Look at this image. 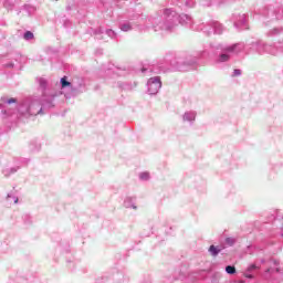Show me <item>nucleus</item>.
Segmentation results:
<instances>
[{"label": "nucleus", "instance_id": "nucleus-1", "mask_svg": "<svg viewBox=\"0 0 283 283\" xmlns=\"http://www.w3.org/2000/svg\"><path fill=\"white\" fill-rule=\"evenodd\" d=\"M163 87V83L159 77H151L148 81V92L149 94H158V90Z\"/></svg>", "mask_w": 283, "mask_h": 283}, {"label": "nucleus", "instance_id": "nucleus-2", "mask_svg": "<svg viewBox=\"0 0 283 283\" xmlns=\"http://www.w3.org/2000/svg\"><path fill=\"white\" fill-rule=\"evenodd\" d=\"M220 249H218L216 245H210V248H209V253L213 256V258H216V255H218V253H220Z\"/></svg>", "mask_w": 283, "mask_h": 283}, {"label": "nucleus", "instance_id": "nucleus-3", "mask_svg": "<svg viewBox=\"0 0 283 283\" xmlns=\"http://www.w3.org/2000/svg\"><path fill=\"white\" fill-rule=\"evenodd\" d=\"M23 38L25 41H32V39H34V33H32V31H27Z\"/></svg>", "mask_w": 283, "mask_h": 283}, {"label": "nucleus", "instance_id": "nucleus-4", "mask_svg": "<svg viewBox=\"0 0 283 283\" xmlns=\"http://www.w3.org/2000/svg\"><path fill=\"white\" fill-rule=\"evenodd\" d=\"M61 85H62V87H70V85H72V83L67 82V76H64L61 78Z\"/></svg>", "mask_w": 283, "mask_h": 283}, {"label": "nucleus", "instance_id": "nucleus-5", "mask_svg": "<svg viewBox=\"0 0 283 283\" xmlns=\"http://www.w3.org/2000/svg\"><path fill=\"white\" fill-rule=\"evenodd\" d=\"M226 272H227L229 275L235 274V266L228 265V266L226 268Z\"/></svg>", "mask_w": 283, "mask_h": 283}, {"label": "nucleus", "instance_id": "nucleus-6", "mask_svg": "<svg viewBox=\"0 0 283 283\" xmlns=\"http://www.w3.org/2000/svg\"><path fill=\"white\" fill-rule=\"evenodd\" d=\"M120 30L123 32H129V30H132V25L127 24V23L126 24H122Z\"/></svg>", "mask_w": 283, "mask_h": 283}, {"label": "nucleus", "instance_id": "nucleus-7", "mask_svg": "<svg viewBox=\"0 0 283 283\" xmlns=\"http://www.w3.org/2000/svg\"><path fill=\"white\" fill-rule=\"evenodd\" d=\"M227 244H229L230 247H233V244H235V240L233 238H227L226 239Z\"/></svg>", "mask_w": 283, "mask_h": 283}, {"label": "nucleus", "instance_id": "nucleus-8", "mask_svg": "<svg viewBox=\"0 0 283 283\" xmlns=\"http://www.w3.org/2000/svg\"><path fill=\"white\" fill-rule=\"evenodd\" d=\"M220 61H221V63H224V62L229 61V55L228 54H221L220 55Z\"/></svg>", "mask_w": 283, "mask_h": 283}, {"label": "nucleus", "instance_id": "nucleus-9", "mask_svg": "<svg viewBox=\"0 0 283 283\" xmlns=\"http://www.w3.org/2000/svg\"><path fill=\"white\" fill-rule=\"evenodd\" d=\"M240 74H242V71L235 69L233 72V76H240Z\"/></svg>", "mask_w": 283, "mask_h": 283}, {"label": "nucleus", "instance_id": "nucleus-10", "mask_svg": "<svg viewBox=\"0 0 283 283\" xmlns=\"http://www.w3.org/2000/svg\"><path fill=\"white\" fill-rule=\"evenodd\" d=\"M12 103H17V98L11 97V98L8 99L9 105H12Z\"/></svg>", "mask_w": 283, "mask_h": 283}, {"label": "nucleus", "instance_id": "nucleus-11", "mask_svg": "<svg viewBox=\"0 0 283 283\" xmlns=\"http://www.w3.org/2000/svg\"><path fill=\"white\" fill-rule=\"evenodd\" d=\"M142 178H145V180H147V178H149V175L148 174H144V175H142Z\"/></svg>", "mask_w": 283, "mask_h": 283}, {"label": "nucleus", "instance_id": "nucleus-12", "mask_svg": "<svg viewBox=\"0 0 283 283\" xmlns=\"http://www.w3.org/2000/svg\"><path fill=\"white\" fill-rule=\"evenodd\" d=\"M255 269V264L250 265L249 271H253Z\"/></svg>", "mask_w": 283, "mask_h": 283}, {"label": "nucleus", "instance_id": "nucleus-13", "mask_svg": "<svg viewBox=\"0 0 283 283\" xmlns=\"http://www.w3.org/2000/svg\"><path fill=\"white\" fill-rule=\"evenodd\" d=\"M230 50V52H233V49H229Z\"/></svg>", "mask_w": 283, "mask_h": 283}]
</instances>
